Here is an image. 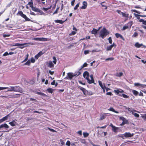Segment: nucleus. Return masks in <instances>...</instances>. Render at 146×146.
Returning <instances> with one entry per match:
<instances>
[{"instance_id": "obj_2", "label": "nucleus", "mask_w": 146, "mask_h": 146, "mask_svg": "<svg viewBox=\"0 0 146 146\" xmlns=\"http://www.w3.org/2000/svg\"><path fill=\"white\" fill-rule=\"evenodd\" d=\"M109 34L110 32L104 27L100 32L99 37L103 39Z\"/></svg>"}, {"instance_id": "obj_24", "label": "nucleus", "mask_w": 146, "mask_h": 146, "mask_svg": "<svg viewBox=\"0 0 146 146\" xmlns=\"http://www.w3.org/2000/svg\"><path fill=\"white\" fill-rule=\"evenodd\" d=\"M16 123H17L14 120H13L12 121L9 123V124L12 126H15Z\"/></svg>"}, {"instance_id": "obj_54", "label": "nucleus", "mask_w": 146, "mask_h": 146, "mask_svg": "<svg viewBox=\"0 0 146 146\" xmlns=\"http://www.w3.org/2000/svg\"><path fill=\"white\" fill-rule=\"evenodd\" d=\"M135 16H139L142 17H146V15H138L137 14H135Z\"/></svg>"}, {"instance_id": "obj_37", "label": "nucleus", "mask_w": 146, "mask_h": 146, "mask_svg": "<svg viewBox=\"0 0 146 146\" xmlns=\"http://www.w3.org/2000/svg\"><path fill=\"white\" fill-rule=\"evenodd\" d=\"M9 115V114H8V115H7L6 116H5L4 117H3L2 118V119H3V121H4L5 120H7L8 119Z\"/></svg>"}, {"instance_id": "obj_23", "label": "nucleus", "mask_w": 146, "mask_h": 146, "mask_svg": "<svg viewBox=\"0 0 146 146\" xmlns=\"http://www.w3.org/2000/svg\"><path fill=\"white\" fill-rule=\"evenodd\" d=\"M27 5H29L30 7L32 8L33 7V3L32 0H31L29 2Z\"/></svg>"}, {"instance_id": "obj_57", "label": "nucleus", "mask_w": 146, "mask_h": 146, "mask_svg": "<svg viewBox=\"0 0 146 146\" xmlns=\"http://www.w3.org/2000/svg\"><path fill=\"white\" fill-rule=\"evenodd\" d=\"M10 36V35L9 34H8L7 35L6 34H3V36L5 38L7 37H9Z\"/></svg>"}, {"instance_id": "obj_30", "label": "nucleus", "mask_w": 146, "mask_h": 146, "mask_svg": "<svg viewBox=\"0 0 146 146\" xmlns=\"http://www.w3.org/2000/svg\"><path fill=\"white\" fill-rule=\"evenodd\" d=\"M99 83L100 86L102 88H103L104 87H106V86L104 84V85H103L101 81H99Z\"/></svg>"}, {"instance_id": "obj_7", "label": "nucleus", "mask_w": 146, "mask_h": 146, "mask_svg": "<svg viewBox=\"0 0 146 146\" xmlns=\"http://www.w3.org/2000/svg\"><path fill=\"white\" fill-rule=\"evenodd\" d=\"M116 11L119 14L122 15L123 17L127 18V19L128 18L129 14L128 13H127L126 12L123 13L121 12V11L120 10H117Z\"/></svg>"}, {"instance_id": "obj_45", "label": "nucleus", "mask_w": 146, "mask_h": 146, "mask_svg": "<svg viewBox=\"0 0 146 146\" xmlns=\"http://www.w3.org/2000/svg\"><path fill=\"white\" fill-rule=\"evenodd\" d=\"M105 1H104V2H102L101 3V5L102 6V7H105V8H104V9H107V7L106 6V5H105L103 4H102V3H105Z\"/></svg>"}, {"instance_id": "obj_14", "label": "nucleus", "mask_w": 146, "mask_h": 146, "mask_svg": "<svg viewBox=\"0 0 146 146\" xmlns=\"http://www.w3.org/2000/svg\"><path fill=\"white\" fill-rule=\"evenodd\" d=\"M101 27H99L98 30H97L96 29L94 28L91 31L92 34L94 35L96 34L97 33L98 31L100 29Z\"/></svg>"}, {"instance_id": "obj_17", "label": "nucleus", "mask_w": 146, "mask_h": 146, "mask_svg": "<svg viewBox=\"0 0 146 146\" xmlns=\"http://www.w3.org/2000/svg\"><path fill=\"white\" fill-rule=\"evenodd\" d=\"M115 36L117 38H118L119 37H120L123 40H124L125 39L123 38V37L122 36V35H120V34L118 33H116L115 34Z\"/></svg>"}, {"instance_id": "obj_52", "label": "nucleus", "mask_w": 146, "mask_h": 146, "mask_svg": "<svg viewBox=\"0 0 146 146\" xmlns=\"http://www.w3.org/2000/svg\"><path fill=\"white\" fill-rule=\"evenodd\" d=\"M76 33V32L74 31H72L71 33L69 34V35L70 36L73 35H75Z\"/></svg>"}, {"instance_id": "obj_6", "label": "nucleus", "mask_w": 146, "mask_h": 146, "mask_svg": "<svg viewBox=\"0 0 146 146\" xmlns=\"http://www.w3.org/2000/svg\"><path fill=\"white\" fill-rule=\"evenodd\" d=\"M133 25V22L132 21L129 22L127 24H125L123 27L122 29L123 31L125 30L126 29L131 28L132 25Z\"/></svg>"}, {"instance_id": "obj_39", "label": "nucleus", "mask_w": 146, "mask_h": 146, "mask_svg": "<svg viewBox=\"0 0 146 146\" xmlns=\"http://www.w3.org/2000/svg\"><path fill=\"white\" fill-rule=\"evenodd\" d=\"M122 97L125 98H129V97L127 95L124 94H122Z\"/></svg>"}, {"instance_id": "obj_8", "label": "nucleus", "mask_w": 146, "mask_h": 146, "mask_svg": "<svg viewBox=\"0 0 146 146\" xmlns=\"http://www.w3.org/2000/svg\"><path fill=\"white\" fill-rule=\"evenodd\" d=\"M74 76V74L72 73L69 72L67 73V76L64 78L71 80Z\"/></svg>"}, {"instance_id": "obj_20", "label": "nucleus", "mask_w": 146, "mask_h": 146, "mask_svg": "<svg viewBox=\"0 0 146 146\" xmlns=\"http://www.w3.org/2000/svg\"><path fill=\"white\" fill-rule=\"evenodd\" d=\"M137 19H139V21L140 22H142V23L145 25H146V21L144 20L143 19H140V17H137Z\"/></svg>"}, {"instance_id": "obj_13", "label": "nucleus", "mask_w": 146, "mask_h": 146, "mask_svg": "<svg viewBox=\"0 0 146 146\" xmlns=\"http://www.w3.org/2000/svg\"><path fill=\"white\" fill-rule=\"evenodd\" d=\"M114 92L115 94H118L119 93L124 92L123 90L120 89L114 90Z\"/></svg>"}, {"instance_id": "obj_50", "label": "nucleus", "mask_w": 146, "mask_h": 146, "mask_svg": "<svg viewBox=\"0 0 146 146\" xmlns=\"http://www.w3.org/2000/svg\"><path fill=\"white\" fill-rule=\"evenodd\" d=\"M107 126V125H105L102 126V127H100V126H98L97 127V128H102V129H104L106 128V127Z\"/></svg>"}, {"instance_id": "obj_31", "label": "nucleus", "mask_w": 146, "mask_h": 146, "mask_svg": "<svg viewBox=\"0 0 146 146\" xmlns=\"http://www.w3.org/2000/svg\"><path fill=\"white\" fill-rule=\"evenodd\" d=\"M119 119L122 121H127L126 119L123 117H120Z\"/></svg>"}, {"instance_id": "obj_36", "label": "nucleus", "mask_w": 146, "mask_h": 146, "mask_svg": "<svg viewBox=\"0 0 146 146\" xmlns=\"http://www.w3.org/2000/svg\"><path fill=\"white\" fill-rule=\"evenodd\" d=\"M81 74V73L80 72L78 71L75 72L74 74V76H78L79 75Z\"/></svg>"}, {"instance_id": "obj_64", "label": "nucleus", "mask_w": 146, "mask_h": 146, "mask_svg": "<svg viewBox=\"0 0 146 146\" xmlns=\"http://www.w3.org/2000/svg\"><path fill=\"white\" fill-rule=\"evenodd\" d=\"M9 55V53L7 52H5L3 55V56H5Z\"/></svg>"}, {"instance_id": "obj_11", "label": "nucleus", "mask_w": 146, "mask_h": 146, "mask_svg": "<svg viewBox=\"0 0 146 146\" xmlns=\"http://www.w3.org/2000/svg\"><path fill=\"white\" fill-rule=\"evenodd\" d=\"M9 127V126L6 123H5L0 125V130L3 128H4L5 129H7Z\"/></svg>"}, {"instance_id": "obj_33", "label": "nucleus", "mask_w": 146, "mask_h": 146, "mask_svg": "<svg viewBox=\"0 0 146 146\" xmlns=\"http://www.w3.org/2000/svg\"><path fill=\"white\" fill-rule=\"evenodd\" d=\"M36 93L38 95H40L42 96H46V95L44 93L40 92H38Z\"/></svg>"}, {"instance_id": "obj_19", "label": "nucleus", "mask_w": 146, "mask_h": 146, "mask_svg": "<svg viewBox=\"0 0 146 146\" xmlns=\"http://www.w3.org/2000/svg\"><path fill=\"white\" fill-rule=\"evenodd\" d=\"M119 129L118 127H116L114 126L112 128V130L115 133H117V132L118 130Z\"/></svg>"}, {"instance_id": "obj_42", "label": "nucleus", "mask_w": 146, "mask_h": 146, "mask_svg": "<svg viewBox=\"0 0 146 146\" xmlns=\"http://www.w3.org/2000/svg\"><path fill=\"white\" fill-rule=\"evenodd\" d=\"M53 60L52 61V62L54 64H56V58L54 56L53 57Z\"/></svg>"}, {"instance_id": "obj_5", "label": "nucleus", "mask_w": 146, "mask_h": 146, "mask_svg": "<svg viewBox=\"0 0 146 146\" xmlns=\"http://www.w3.org/2000/svg\"><path fill=\"white\" fill-rule=\"evenodd\" d=\"M19 15L20 16L24 18L26 21H31V19L28 18L26 15L24 14L23 12L22 11H18V13L17 14V15Z\"/></svg>"}, {"instance_id": "obj_9", "label": "nucleus", "mask_w": 146, "mask_h": 146, "mask_svg": "<svg viewBox=\"0 0 146 146\" xmlns=\"http://www.w3.org/2000/svg\"><path fill=\"white\" fill-rule=\"evenodd\" d=\"M35 40L42 41H49L50 40V39L47 38H36L35 39Z\"/></svg>"}, {"instance_id": "obj_48", "label": "nucleus", "mask_w": 146, "mask_h": 146, "mask_svg": "<svg viewBox=\"0 0 146 146\" xmlns=\"http://www.w3.org/2000/svg\"><path fill=\"white\" fill-rule=\"evenodd\" d=\"M79 3H78L77 5H76L75 6L74 8V9L76 10L79 7Z\"/></svg>"}, {"instance_id": "obj_40", "label": "nucleus", "mask_w": 146, "mask_h": 146, "mask_svg": "<svg viewBox=\"0 0 146 146\" xmlns=\"http://www.w3.org/2000/svg\"><path fill=\"white\" fill-rule=\"evenodd\" d=\"M114 59V58L113 57H110L107 58L106 59V61H112Z\"/></svg>"}, {"instance_id": "obj_10", "label": "nucleus", "mask_w": 146, "mask_h": 146, "mask_svg": "<svg viewBox=\"0 0 146 146\" xmlns=\"http://www.w3.org/2000/svg\"><path fill=\"white\" fill-rule=\"evenodd\" d=\"M134 85L135 86H138L141 88H145L146 87V85L142 84L139 83H134Z\"/></svg>"}, {"instance_id": "obj_1", "label": "nucleus", "mask_w": 146, "mask_h": 146, "mask_svg": "<svg viewBox=\"0 0 146 146\" xmlns=\"http://www.w3.org/2000/svg\"><path fill=\"white\" fill-rule=\"evenodd\" d=\"M84 77L87 80L88 83L89 84H92L94 82V80L92 75H91L90 76L91 80L89 79V72L86 71H85L83 74Z\"/></svg>"}, {"instance_id": "obj_16", "label": "nucleus", "mask_w": 146, "mask_h": 146, "mask_svg": "<svg viewBox=\"0 0 146 146\" xmlns=\"http://www.w3.org/2000/svg\"><path fill=\"white\" fill-rule=\"evenodd\" d=\"M31 9L33 11L35 12H38L40 13H41L42 12V11H41L40 9L36 8V7H33Z\"/></svg>"}, {"instance_id": "obj_26", "label": "nucleus", "mask_w": 146, "mask_h": 146, "mask_svg": "<svg viewBox=\"0 0 146 146\" xmlns=\"http://www.w3.org/2000/svg\"><path fill=\"white\" fill-rule=\"evenodd\" d=\"M54 90V89H52V88H49L47 89L46 90L48 92L52 94L53 93Z\"/></svg>"}, {"instance_id": "obj_51", "label": "nucleus", "mask_w": 146, "mask_h": 146, "mask_svg": "<svg viewBox=\"0 0 146 146\" xmlns=\"http://www.w3.org/2000/svg\"><path fill=\"white\" fill-rule=\"evenodd\" d=\"M43 53L42 52V51L39 52L38 54H37L39 56V57H40L43 54Z\"/></svg>"}, {"instance_id": "obj_62", "label": "nucleus", "mask_w": 146, "mask_h": 146, "mask_svg": "<svg viewBox=\"0 0 146 146\" xmlns=\"http://www.w3.org/2000/svg\"><path fill=\"white\" fill-rule=\"evenodd\" d=\"M48 66L50 68H53L54 67V64H48Z\"/></svg>"}, {"instance_id": "obj_60", "label": "nucleus", "mask_w": 146, "mask_h": 146, "mask_svg": "<svg viewBox=\"0 0 146 146\" xmlns=\"http://www.w3.org/2000/svg\"><path fill=\"white\" fill-rule=\"evenodd\" d=\"M127 121H123L122 123L120 124L121 126L127 123Z\"/></svg>"}, {"instance_id": "obj_22", "label": "nucleus", "mask_w": 146, "mask_h": 146, "mask_svg": "<svg viewBox=\"0 0 146 146\" xmlns=\"http://www.w3.org/2000/svg\"><path fill=\"white\" fill-rule=\"evenodd\" d=\"M65 20V21L66 20ZM54 21L56 23H59L60 24H62L65 21H62V20H55Z\"/></svg>"}, {"instance_id": "obj_44", "label": "nucleus", "mask_w": 146, "mask_h": 146, "mask_svg": "<svg viewBox=\"0 0 146 146\" xmlns=\"http://www.w3.org/2000/svg\"><path fill=\"white\" fill-rule=\"evenodd\" d=\"M126 109H127L128 111H129L130 113H131V111H136L135 110H131V109L130 108H126Z\"/></svg>"}, {"instance_id": "obj_12", "label": "nucleus", "mask_w": 146, "mask_h": 146, "mask_svg": "<svg viewBox=\"0 0 146 146\" xmlns=\"http://www.w3.org/2000/svg\"><path fill=\"white\" fill-rule=\"evenodd\" d=\"M78 88L83 92L84 95L87 94V93L86 92H87L86 91V90L85 88L80 86H78Z\"/></svg>"}, {"instance_id": "obj_28", "label": "nucleus", "mask_w": 146, "mask_h": 146, "mask_svg": "<svg viewBox=\"0 0 146 146\" xmlns=\"http://www.w3.org/2000/svg\"><path fill=\"white\" fill-rule=\"evenodd\" d=\"M133 112L134 111H131V113L133 115H134L135 117H139V114L135 113H134Z\"/></svg>"}, {"instance_id": "obj_41", "label": "nucleus", "mask_w": 146, "mask_h": 146, "mask_svg": "<svg viewBox=\"0 0 146 146\" xmlns=\"http://www.w3.org/2000/svg\"><path fill=\"white\" fill-rule=\"evenodd\" d=\"M47 128L50 131H51L52 132H57V131H55V130H54V129H51V128H50L49 127H47Z\"/></svg>"}, {"instance_id": "obj_38", "label": "nucleus", "mask_w": 146, "mask_h": 146, "mask_svg": "<svg viewBox=\"0 0 146 146\" xmlns=\"http://www.w3.org/2000/svg\"><path fill=\"white\" fill-rule=\"evenodd\" d=\"M83 135L84 137H87L89 135L88 133L86 132H84L83 133Z\"/></svg>"}, {"instance_id": "obj_43", "label": "nucleus", "mask_w": 146, "mask_h": 146, "mask_svg": "<svg viewBox=\"0 0 146 146\" xmlns=\"http://www.w3.org/2000/svg\"><path fill=\"white\" fill-rule=\"evenodd\" d=\"M86 91L87 92H86L87 93V94L84 95L85 96L92 95L93 94V93L92 92H88L87 90H86Z\"/></svg>"}, {"instance_id": "obj_49", "label": "nucleus", "mask_w": 146, "mask_h": 146, "mask_svg": "<svg viewBox=\"0 0 146 146\" xmlns=\"http://www.w3.org/2000/svg\"><path fill=\"white\" fill-rule=\"evenodd\" d=\"M59 8H60V7H57L56 8V10L55 11V12L53 13V15L54 14H56V13H58V11L59 9Z\"/></svg>"}, {"instance_id": "obj_63", "label": "nucleus", "mask_w": 146, "mask_h": 146, "mask_svg": "<svg viewBox=\"0 0 146 146\" xmlns=\"http://www.w3.org/2000/svg\"><path fill=\"white\" fill-rule=\"evenodd\" d=\"M142 117L145 120H146V114H144L143 116H142Z\"/></svg>"}, {"instance_id": "obj_53", "label": "nucleus", "mask_w": 146, "mask_h": 146, "mask_svg": "<svg viewBox=\"0 0 146 146\" xmlns=\"http://www.w3.org/2000/svg\"><path fill=\"white\" fill-rule=\"evenodd\" d=\"M131 11H132L134 12H135L139 14H140L141 13V12L139 11H138L136 10H132Z\"/></svg>"}, {"instance_id": "obj_18", "label": "nucleus", "mask_w": 146, "mask_h": 146, "mask_svg": "<svg viewBox=\"0 0 146 146\" xmlns=\"http://www.w3.org/2000/svg\"><path fill=\"white\" fill-rule=\"evenodd\" d=\"M115 44L114 43H113V44L112 45H110V46H108L106 49V50H107L109 51V50H111L112 48H113V46H114ZM115 46H116V45H115Z\"/></svg>"}, {"instance_id": "obj_15", "label": "nucleus", "mask_w": 146, "mask_h": 146, "mask_svg": "<svg viewBox=\"0 0 146 146\" xmlns=\"http://www.w3.org/2000/svg\"><path fill=\"white\" fill-rule=\"evenodd\" d=\"M82 4L83 5H82V7H81V8L82 9H86L87 6V3L86 1H84L83 2Z\"/></svg>"}, {"instance_id": "obj_55", "label": "nucleus", "mask_w": 146, "mask_h": 146, "mask_svg": "<svg viewBox=\"0 0 146 146\" xmlns=\"http://www.w3.org/2000/svg\"><path fill=\"white\" fill-rule=\"evenodd\" d=\"M138 35V33L136 32H135L133 35L132 36L134 37H135Z\"/></svg>"}, {"instance_id": "obj_3", "label": "nucleus", "mask_w": 146, "mask_h": 146, "mask_svg": "<svg viewBox=\"0 0 146 146\" xmlns=\"http://www.w3.org/2000/svg\"><path fill=\"white\" fill-rule=\"evenodd\" d=\"M10 88L11 90H9L12 91V92H18L21 93L23 91L22 89L19 86H10Z\"/></svg>"}, {"instance_id": "obj_59", "label": "nucleus", "mask_w": 146, "mask_h": 146, "mask_svg": "<svg viewBox=\"0 0 146 146\" xmlns=\"http://www.w3.org/2000/svg\"><path fill=\"white\" fill-rule=\"evenodd\" d=\"M70 142L69 141H67L66 143V145L68 146H70Z\"/></svg>"}, {"instance_id": "obj_61", "label": "nucleus", "mask_w": 146, "mask_h": 146, "mask_svg": "<svg viewBox=\"0 0 146 146\" xmlns=\"http://www.w3.org/2000/svg\"><path fill=\"white\" fill-rule=\"evenodd\" d=\"M8 88V87H0V90L7 89Z\"/></svg>"}, {"instance_id": "obj_29", "label": "nucleus", "mask_w": 146, "mask_h": 146, "mask_svg": "<svg viewBox=\"0 0 146 146\" xmlns=\"http://www.w3.org/2000/svg\"><path fill=\"white\" fill-rule=\"evenodd\" d=\"M142 45V44H139L138 42H136L135 45V46L137 48H140V47H141V46Z\"/></svg>"}, {"instance_id": "obj_21", "label": "nucleus", "mask_w": 146, "mask_h": 146, "mask_svg": "<svg viewBox=\"0 0 146 146\" xmlns=\"http://www.w3.org/2000/svg\"><path fill=\"white\" fill-rule=\"evenodd\" d=\"M123 75V73L122 72L116 73L114 74V75L116 76L120 77L122 76Z\"/></svg>"}, {"instance_id": "obj_27", "label": "nucleus", "mask_w": 146, "mask_h": 146, "mask_svg": "<svg viewBox=\"0 0 146 146\" xmlns=\"http://www.w3.org/2000/svg\"><path fill=\"white\" fill-rule=\"evenodd\" d=\"M132 92L133 94L136 96H137L139 94V92L135 90H132Z\"/></svg>"}, {"instance_id": "obj_4", "label": "nucleus", "mask_w": 146, "mask_h": 146, "mask_svg": "<svg viewBox=\"0 0 146 146\" xmlns=\"http://www.w3.org/2000/svg\"><path fill=\"white\" fill-rule=\"evenodd\" d=\"M133 134H131L129 132H125L124 134L119 135L118 136L122 138L123 139H124V137L125 138L131 137H133Z\"/></svg>"}, {"instance_id": "obj_58", "label": "nucleus", "mask_w": 146, "mask_h": 146, "mask_svg": "<svg viewBox=\"0 0 146 146\" xmlns=\"http://www.w3.org/2000/svg\"><path fill=\"white\" fill-rule=\"evenodd\" d=\"M18 95L19 94H15V95H13L12 96H11L9 97V98H16V97L15 96Z\"/></svg>"}, {"instance_id": "obj_35", "label": "nucleus", "mask_w": 146, "mask_h": 146, "mask_svg": "<svg viewBox=\"0 0 146 146\" xmlns=\"http://www.w3.org/2000/svg\"><path fill=\"white\" fill-rule=\"evenodd\" d=\"M29 54H27L25 56V58L24 60L22 62V63H23V62H25L26 61L28 60V57H29Z\"/></svg>"}, {"instance_id": "obj_56", "label": "nucleus", "mask_w": 146, "mask_h": 146, "mask_svg": "<svg viewBox=\"0 0 146 146\" xmlns=\"http://www.w3.org/2000/svg\"><path fill=\"white\" fill-rule=\"evenodd\" d=\"M89 52V50H85L84 51V54H88Z\"/></svg>"}, {"instance_id": "obj_25", "label": "nucleus", "mask_w": 146, "mask_h": 146, "mask_svg": "<svg viewBox=\"0 0 146 146\" xmlns=\"http://www.w3.org/2000/svg\"><path fill=\"white\" fill-rule=\"evenodd\" d=\"M108 110L110 111H112L116 113H118V112L117 111L115 110L112 107H111L110 108L108 109Z\"/></svg>"}, {"instance_id": "obj_47", "label": "nucleus", "mask_w": 146, "mask_h": 146, "mask_svg": "<svg viewBox=\"0 0 146 146\" xmlns=\"http://www.w3.org/2000/svg\"><path fill=\"white\" fill-rule=\"evenodd\" d=\"M30 60L31 62L32 63H34L35 62V59L33 57L31 58Z\"/></svg>"}, {"instance_id": "obj_34", "label": "nucleus", "mask_w": 146, "mask_h": 146, "mask_svg": "<svg viewBox=\"0 0 146 146\" xmlns=\"http://www.w3.org/2000/svg\"><path fill=\"white\" fill-rule=\"evenodd\" d=\"M106 117V115H101L100 116V120H102L104 119L105 117Z\"/></svg>"}, {"instance_id": "obj_46", "label": "nucleus", "mask_w": 146, "mask_h": 146, "mask_svg": "<svg viewBox=\"0 0 146 146\" xmlns=\"http://www.w3.org/2000/svg\"><path fill=\"white\" fill-rule=\"evenodd\" d=\"M108 40H109V43L110 44H112V40L111 37H109L108 38Z\"/></svg>"}, {"instance_id": "obj_32", "label": "nucleus", "mask_w": 146, "mask_h": 146, "mask_svg": "<svg viewBox=\"0 0 146 146\" xmlns=\"http://www.w3.org/2000/svg\"><path fill=\"white\" fill-rule=\"evenodd\" d=\"M26 43L25 44H20L18 43H16L15 44L14 46H23L25 44H26Z\"/></svg>"}]
</instances>
